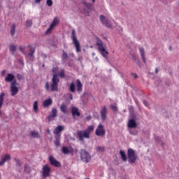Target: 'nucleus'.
<instances>
[{
    "label": "nucleus",
    "mask_w": 179,
    "mask_h": 179,
    "mask_svg": "<svg viewBox=\"0 0 179 179\" xmlns=\"http://www.w3.org/2000/svg\"><path fill=\"white\" fill-rule=\"evenodd\" d=\"M52 78L51 85V91L55 92L58 90V83H59V78H58V67L52 68Z\"/></svg>",
    "instance_id": "1"
},
{
    "label": "nucleus",
    "mask_w": 179,
    "mask_h": 179,
    "mask_svg": "<svg viewBox=\"0 0 179 179\" xmlns=\"http://www.w3.org/2000/svg\"><path fill=\"white\" fill-rule=\"evenodd\" d=\"M96 45L98 47V50L102 57H103V58H107V57H108V52L106 50V48H107L106 44H104L101 40L97 38Z\"/></svg>",
    "instance_id": "2"
},
{
    "label": "nucleus",
    "mask_w": 179,
    "mask_h": 179,
    "mask_svg": "<svg viewBox=\"0 0 179 179\" xmlns=\"http://www.w3.org/2000/svg\"><path fill=\"white\" fill-rule=\"evenodd\" d=\"M80 159L83 162H84V163H89V162L92 160V156L85 149L80 150Z\"/></svg>",
    "instance_id": "3"
},
{
    "label": "nucleus",
    "mask_w": 179,
    "mask_h": 179,
    "mask_svg": "<svg viewBox=\"0 0 179 179\" xmlns=\"http://www.w3.org/2000/svg\"><path fill=\"white\" fill-rule=\"evenodd\" d=\"M19 93V84L16 80H14L10 85V96H16Z\"/></svg>",
    "instance_id": "4"
},
{
    "label": "nucleus",
    "mask_w": 179,
    "mask_h": 179,
    "mask_svg": "<svg viewBox=\"0 0 179 179\" xmlns=\"http://www.w3.org/2000/svg\"><path fill=\"white\" fill-rule=\"evenodd\" d=\"M77 136L80 142H85V139H90V136L85 130H80L77 132Z\"/></svg>",
    "instance_id": "5"
},
{
    "label": "nucleus",
    "mask_w": 179,
    "mask_h": 179,
    "mask_svg": "<svg viewBox=\"0 0 179 179\" xmlns=\"http://www.w3.org/2000/svg\"><path fill=\"white\" fill-rule=\"evenodd\" d=\"M127 157L129 163L131 164L135 163V162H136V159H138V156H136V155L135 154V151L131 148H129L127 150Z\"/></svg>",
    "instance_id": "6"
},
{
    "label": "nucleus",
    "mask_w": 179,
    "mask_h": 179,
    "mask_svg": "<svg viewBox=\"0 0 179 179\" xmlns=\"http://www.w3.org/2000/svg\"><path fill=\"white\" fill-rule=\"evenodd\" d=\"M71 38L73 43L74 44V47L76 48L77 52H80V43L78 41V38H76V35H75V31H72Z\"/></svg>",
    "instance_id": "7"
},
{
    "label": "nucleus",
    "mask_w": 179,
    "mask_h": 179,
    "mask_svg": "<svg viewBox=\"0 0 179 179\" xmlns=\"http://www.w3.org/2000/svg\"><path fill=\"white\" fill-rule=\"evenodd\" d=\"M95 135H96V136H101V138L106 136V130L104 129V126H103V124H99L98 125L95 131Z\"/></svg>",
    "instance_id": "8"
},
{
    "label": "nucleus",
    "mask_w": 179,
    "mask_h": 179,
    "mask_svg": "<svg viewBox=\"0 0 179 179\" xmlns=\"http://www.w3.org/2000/svg\"><path fill=\"white\" fill-rule=\"evenodd\" d=\"M59 23V18L57 17H55L51 24L50 25L49 28L47 29L46 34H48V33H51V31H52V30L54 29V27H55V26H57Z\"/></svg>",
    "instance_id": "9"
},
{
    "label": "nucleus",
    "mask_w": 179,
    "mask_h": 179,
    "mask_svg": "<svg viewBox=\"0 0 179 179\" xmlns=\"http://www.w3.org/2000/svg\"><path fill=\"white\" fill-rule=\"evenodd\" d=\"M100 20H101V23H102V24H105L106 27H108L110 29L113 27V25L111 24V23H110L108 20H107V18H106L104 15H100Z\"/></svg>",
    "instance_id": "10"
},
{
    "label": "nucleus",
    "mask_w": 179,
    "mask_h": 179,
    "mask_svg": "<svg viewBox=\"0 0 179 179\" xmlns=\"http://www.w3.org/2000/svg\"><path fill=\"white\" fill-rule=\"evenodd\" d=\"M127 127H128V129H130V128H136V127H138L136 120H135V119H130L128 121Z\"/></svg>",
    "instance_id": "11"
},
{
    "label": "nucleus",
    "mask_w": 179,
    "mask_h": 179,
    "mask_svg": "<svg viewBox=\"0 0 179 179\" xmlns=\"http://www.w3.org/2000/svg\"><path fill=\"white\" fill-rule=\"evenodd\" d=\"M65 129V126L63 125H58L55 130L53 131V134L55 135H59L62 131Z\"/></svg>",
    "instance_id": "12"
},
{
    "label": "nucleus",
    "mask_w": 179,
    "mask_h": 179,
    "mask_svg": "<svg viewBox=\"0 0 179 179\" xmlns=\"http://www.w3.org/2000/svg\"><path fill=\"white\" fill-rule=\"evenodd\" d=\"M49 160L51 164H52V166H55V167H59L61 166V164L52 156L49 157Z\"/></svg>",
    "instance_id": "13"
},
{
    "label": "nucleus",
    "mask_w": 179,
    "mask_h": 179,
    "mask_svg": "<svg viewBox=\"0 0 179 179\" xmlns=\"http://www.w3.org/2000/svg\"><path fill=\"white\" fill-rule=\"evenodd\" d=\"M139 52H140L142 61L143 62L144 64H146V57L145 56V48L140 47Z\"/></svg>",
    "instance_id": "14"
},
{
    "label": "nucleus",
    "mask_w": 179,
    "mask_h": 179,
    "mask_svg": "<svg viewBox=\"0 0 179 179\" xmlns=\"http://www.w3.org/2000/svg\"><path fill=\"white\" fill-rule=\"evenodd\" d=\"M71 113L73 115V117L75 118V117H80V113L79 112V109L77 107H72L71 108Z\"/></svg>",
    "instance_id": "15"
},
{
    "label": "nucleus",
    "mask_w": 179,
    "mask_h": 179,
    "mask_svg": "<svg viewBox=\"0 0 179 179\" xmlns=\"http://www.w3.org/2000/svg\"><path fill=\"white\" fill-rule=\"evenodd\" d=\"M50 167L48 165L43 166L42 174L44 177H48L50 176Z\"/></svg>",
    "instance_id": "16"
},
{
    "label": "nucleus",
    "mask_w": 179,
    "mask_h": 179,
    "mask_svg": "<svg viewBox=\"0 0 179 179\" xmlns=\"http://www.w3.org/2000/svg\"><path fill=\"white\" fill-rule=\"evenodd\" d=\"M8 160H10V155H6L0 161V166H3Z\"/></svg>",
    "instance_id": "17"
},
{
    "label": "nucleus",
    "mask_w": 179,
    "mask_h": 179,
    "mask_svg": "<svg viewBox=\"0 0 179 179\" xmlns=\"http://www.w3.org/2000/svg\"><path fill=\"white\" fill-rule=\"evenodd\" d=\"M101 117L103 120H106L107 117V108L104 106L101 110Z\"/></svg>",
    "instance_id": "18"
},
{
    "label": "nucleus",
    "mask_w": 179,
    "mask_h": 179,
    "mask_svg": "<svg viewBox=\"0 0 179 179\" xmlns=\"http://www.w3.org/2000/svg\"><path fill=\"white\" fill-rule=\"evenodd\" d=\"M62 151L64 155H68V153H73V149L71 148L62 147Z\"/></svg>",
    "instance_id": "19"
},
{
    "label": "nucleus",
    "mask_w": 179,
    "mask_h": 179,
    "mask_svg": "<svg viewBox=\"0 0 179 179\" xmlns=\"http://www.w3.org/2000/svg\"><path fill=\"white\" fill-rule=\"evenodd\" d=\"M57 114H58V111L57 110V108H53L52 109L51 115H50L48 117L50 121H51V120H52V118H55V117H57Z\"/></svg>",
    "instance_id": "20"
},
{
    "label": "nucleus",
    "mask_w": 179,
    "mask_h": 179,
    "mask_svg": "<svg viewBox=\"0 0 179 179\" xmlns=\"http://www.w3.org/2000/svg\"><path fill=\"white\" fill-rule=\"evenodd\" d=\"M60 110L62 113H64V114H68V112L69 111L68 106L65 103H62L60 106Z\"/></svg>",
    "instance_id": "21"
},
{
    "label": "nucleus",
    "mask_w": 179,
    "mask_h": 179,
    "mask_svg": "<svg viewBox=\"0 0 179 179\" xmlns=\"http://www.w3.org/2000/svg\"><path fill=\"white\" fill-rule=\"evenodd\" d=\"M15 80V75L12 73H8L7 77L5 78L6 82H13Z\"/></svg>",
    "instance_id": "22"
},
{
    "label": "nucleus",
    "mask_w": 179,
    "mask_h": 179,
    "mask_svg": "<svg viewBox=\"0 0 179 179\" xmlns=\"http://www.w3.org/2000/svg\"><path fill=\"white\" fill-rule=\"evenodd\" d=\"M44 107H49V106H51L52 104V99L51 98H49L46 100H45L43 103Z\"/></svg>",
    "instance_id": "23"
},
{
    "label": "nucleus",
    "mask_w": 179,
    "mask_h": 179,
    "mask_svg": "<svg viewBox=\"0 0 179 179\" xmlns=\"http://www.w3.org/2000/svg\"><path fill=\"white\" fill-rule=\"evenodd\" d=\"M129 129V132L131 135H134V136H136V135H138V129H136V127H132Z\"/></svg>",
    "instance_id": "24"
},
{
    "label": "nucleus",
    "mask_w": 179,
    "mask_h": 179,
    "mask_svg": "<svg viewBox=\"0 0 179 179\" xmlns=\"http://www.w3.org/2000/svg\"><path fill=\"white\" fill-rule=\"evenodd\" d=\"M84 131L85 132H87L88 134V135H90V134L92 133L93 131H94V126L90 125L86 129H85Z\"/></svg>",
    "instance_id": "25"
},
{
    "label": "nucleus",
    "mask_w": 179,
    "mask_h": 179,
    "mask_svg": "<svg viewBox=\"0 0 179 179\" xmlns=\"http://www.w3.org/2000/svg\"><path fill=\"white\" fill-rule=\"evenodd\" d=\"M26 58H29V59H33L34 58V50L31 49L29 54L25 55Z\"/></svg>",
    "instance_id": "26"
},
{
    "label": "nucleus",
    "mask_w": 179,
    "mask_h": 179,
    "mask_svg": "<svg viewBox=\"0 0 179 179\" xmlns=\"http://www.w3.org/2000/svg\"><path fill=\"white\" fill-rule=\"evenodd\" d=\"M33 110L34 113H37L38 111V101H35L33 103Z\"/></svg>",
    "instance_id": "27"
},
{
    "label": "nucleus",
    "mask_w": 179,
    "mask_h": 179,
    "mask_svg": "<svg viewBox=\"0 0 179 179\" xmlns=\"http://www.w3.org/2000/svg\"><path fill=\"white\" fill-rule=\"evenodd\" d=\"M120 155L121 158L123 160V162H126L127 161V155L125 154V152H124L123 150H120Z\"/></svg>",
    "instance_id": "28"
},
{
    "label": "nucleus",
    "mask_w": 179,
    "mask_h": 179,
    "mask_svg": "<svg viewBox=\"0 0 179 179\" xmlns=\"http://www.w3.org/2000/svg\"><path fill=\"white\" fill-rule=\"evenodd\" d=\"M30 136H31V138H39L40 137V134H38V132H37V131H31Z\"/></svg>",
    "instance_id": "29"
},
{
    "label": "nucleus",
    "mask_w": 179,
    "mask_h": 179,
    "mask_svg": "<svg viewBox=\"0 0 179 179\" xmlns=\"http://www.w3.org/2000/svg\"><path fill=\"white\" fill-rule=\"evenodd\" d=\"M3 97H5V93L1 92L0 94V108L2 107V104H3Z\"/></svg>",
    "instance_id": "30"
},
{
    "label": "nucleus",
    "mask_w": 179,
    "mask_h": 179,
    "mask_svg": "<svg viewBox=\"0 0 179 179\" xmlns=\"http://www.w3.org/2000/svg\"><path fill=\"white\" fill-rule=\"evenodd\" d=\"M77 90L78 92H82V83H80V80H77Z\"/></svg>",
    "instance_id": "31"
},
{
    "label": "nucleus",
    "mask_w": 179,
    "mask_h": 179,
    "mask_svg": "<svg viewBox=\"0 0 179 179\" xmlns=\"http://www.w3.org/2000/svg\"><path fill=\"white\" fill-rule=\"evenodd\" d=\"M16 30V25L13 24L10 29V34L11 36H15V31Z\"/></svg>",
    "instance_id": "32"
},
{
    "label": "nucleus",
    "mask_w": 179,
    "mask_h": 179,
    "mask_svg": "<svg viewBox=\"0 0 179 179\" xmlns=\"http://www.w3.org/2000/svg\"><path fill=\"white\" fill-rule=\"evenodd\" d=\"M17 49V46L15 45H10V51H11V52H15V51H16Z\"/></svg>",
    "instance_id": "33"
},
{
    "label": "nucleus",
    "mask_w": 179,
    "mask_h": 179,
    "mask_svg": "<svg viewBox=\"0 0 179 179\" xmlns=\"http://www.w3.org/2000/svg\"><path fill=\"white\" fill-rule=\"evenodd\" d=\"M83 5H85V6H86V8H87L88 9H90V8H92V6H93V5L90 3H87L86 1L83 2Z\"/></svg>",
    "instance_id": "34"
},
{
    "label": "nucleus",
    "mask_w": 179,
    "mask_h": 179,
    "mask_svg": "<svg viewBox=\"0 0 179 179\" xmlns=\"http://www.w3.org/2000/svg\"><path fill=\"white\" fill-rule=\"evenodd\" d=\"M31 24H33V22L30 20H27L26 21V26L27 27H31Z\"/></svg>",
    "instance_id": "35"
},
{
    "label": "nucleus",
    "mask_w": 179,
    "mask_h": 179,
    "mask_svg": "<svg viewBox=\"0 0 179 179\" xmlns=\"http://www.w3.org/2000/svg\"><path fill=\"white\" fill-rule=\"evenodd\" d=\"M96 152H98V153H101V152H104V148L98 146L96 148Z\"/></svg>",
    "instance_id": "36"
},
{
    "label": "nucleus",
    "mask_w": 179,
    "mask_h": 179,
    "mask_svg": "<svg viewBox=\"0 0 179 179\" xmlns=\"http://www.w3.org/2000/svg\"><path fill=\"white\" fill-rule=\"evenodd\" d=\"M25 50H26V48H24V47H23V46H20V51L21 52H22V54H24V55H26V51H25Z\"/></svg>",
    "instance_id": "37"
},
{
    "label": "nucleus",
    "mask_w": 179,
    "mask_h": 179,
    "mask_svg": "<svg viewBox=\"0 0 179 179\" xmlns=\"http://www.w3.org/2000/svg\"><path fill=\"white\" fill-rule=\"evenodd\" d=\"M70 90L71 92H72L73 93V92H75V84L73 83H72L70 85Z\"/></svg>",
    "instance_id": "38"
},
{
    "label": "nucleus",
    "mask_w": 179,
    "mask_h": 179,
    "mask_svg": "<svg viewBox=\"0 0 179 179\" xmlns=\"http://www.w3.org/2000/svg\"><path fill=\"white\" fill-rule=\"evenodd\" d=\"M55 146H59V137H56V140L55 141Z\"/></svg>",
    "instance_id": "39"
},
{
    "label": "nucleus",
    "mask_w": 179,
    "mask_h": 179,
    "mask_svg": "<svg viewBox=\"0 0 179 179\" xmlns=\"http://www.w3.org/2000/svg\"><path fill=\"white\" fill-rule=\"evenodd\" d=\"M60 78H65V71L61 70L59 73Z\"/></svg>",
    "instance_id": "40"
},
{
    "label": "nucleus",
    "mask_w": 179,
    "mask_h": 179,
    "mask_svg": "<svg viewBox=\"0 0 179 179\" xmlns=\"http://www.w3.org/2000/svg\"><path fill=\"white\" fill-rule=\"evenodd\" d=\"M46 5H48V6H52V0H47Z\"/></svg>",
    "instance_id": "41"
},
{
    "label": "nucleus",
    "mask_w": 179,
    "mask_h": 179,
    "mask_svg": "<svg viewBox=\"0 0 179 179\" xmlns=\"http://www.w3.org/2000/svg\"><path fill=\"white\" fill-rule=\"evenodd\" d=\"M24 171H26V173H29L30 170V167L29 166V165H24Z\"/></svg>",
    "instance_id": "42"
},
{
    "label": "nucleus",
    "mask_w": 179,
    "mask_h": 179,
    "mask_svg": "<svg viewBox=\"0 0 179 179\" xmlns=\"http://www.w3.org/2000/svg\"><path fill=\"white\" fill-rule=\"evenodd\" d=\"M62 57L64 59H68V53H66L65 51H63Z\"/></svg>",
    "instance_id": "43"
},
{
    "label": "nucleus",
    "mask_w": 179,
    "mask_h": 179,
    "mask_svg": "<svg viewBox=\"0 0 179 179\" xmlns=\"http://www.w3.org/2000/svg\"><path fill=\"white\" fill-rule=\"evenodd\" d=\"M15 163L16 165L18 166V167H20V166H22V162H20V160L15 159Z\"/></svg>",
    "instance_id": "44"
},
{
    "label": "nucleus",
    "mask_w": 179,
    "mask_h": 179,
    "mask_svg": "<svg viewBox=\"0 0 179 179\" xmlns=\"http://www.w3.org/2000/svg\"><path fill=\"white\" fill-rule=\"evenodd\" d=\"M45 87L48 92H50V84L48 83H45Z\"/></svg>",
    "instance_id": "45"
},
{
    "label": "nucleus",
    "mask_w": 179,
    "mask_h": 179,
    "mask_svg": "<svg viewBox=\"0 0 179 179\" xmlns=\"http://www.w3.org/2000/svg\"><path fill=\"white\" fill-rule=\"evenodd\" d=\"M110 108H111L113 111H117V106H116V105H111V106H110Z\"/></svg>",
    "instance_id": "46"
},
{
    "label": "nucleus",
    "mask_w": 179,
    "mask_h": 179,
    "mask_svg": "<svg viewBox=\"0 0 179 179\" xmlns=\"http://www.w3.org/2000/svg\"><path fill=\"white\" fill-rule=\"evenodd\" d=\"M5 73H6V71L3 70L1 71V76H5Z\"/></svg>",
    "instance_id": "47"
},
{
    "label": "nucleus",
    "mask_w": 179,
    "mask_h": 179,
    "mask_svg": "<svg viewBox=\"0 0 179 179\" xmlns=\"http://www.w3.org/2000/svg\"><path fill=\"white\" fill-rule=\"evenodd\" d=\"M69 96L70 100H73V96H72V94H69Z\"/></svg>",
    "instance_id": "48"
},
{
    "label": "nucleus",
    "mask_w": 179,
    "mask_h": 179,
    "mask_svg": "<svg viewBox=\"0 0 179 179\" xmlns=\"http://www.w3.org/2000/svg\"><path fill=\"white\" fill-rule=\"evenodd\" d=\"M133 78H134V79H136V78H138V75H136V73H133Z\"/></svg>",
    "instance_id": "49"
},
{
    "label": "nucleus",
    "mask_w": 179,
    "mask_h": 179,
    "mask_svg": "<svg viewBox=\"0 0 179 179\" xmlns=\"http://www.w3.org/2000/svg\"><path fill=\"white\" fill-rule=\"evenodd\" d=\"M19 62H20V64L23 66L24 65V62H23V60L20 59Z\"/></svg>",
    "instance_id": "50"
},
{
    "label": "nucleus",
    "mask_w": 179,
    "mask_h": 179,
    "mask_svg": "<svg viewBox=\"0 0 179 179\" xmlns=\"http://www.w3.org/2000/svg\"><path fill=\"white\" fill-rule=\"evenodd\" d=\"M143 104H144L146 107H148V101H143Z\"/></svg>",
    "instance_id": "51"
},
{
    "label": "nucleus",
    "mask_w": 179,
    "mask_h": 179,
    "mask_svg": "<svg viewBox=\"0 0 179 179\" xmlns=\"http://www.w3.org/2000/svg\"><path fill=\"white\" fill-rule=\"evenodd\" d=\"M43 0H35L36 3H40V2Z\"/></svg>",
    "instance_id": "52"
},
{
    "label": "nucleus",
    "mask_w": 179,
    "mask_h": 179,
    "mask_svg": "<svg viewBox=\"0 0 179 179\" xmlns=\"http://www.w3.org/2000/svg\"><path fill=\"white\" fill-rule=\"evenodd\" d=\"M95 61H96V62H99V59H98V57H96V58H95Z\"/></svg>",
    "instance_id": "53"
},
{
    "label": "nucleus",
    "mask_w": 179,
    "mask_h": 179,
    "mask_svg": "<svg viewBox=\"0 0 179 179\" xmlns=\"http://www.w3.org/2000/svg\"><path fill=\"white\" fill-rule=\"evenodd\" d=\"M155 72H156L157 73H159V69H155Z\"/></svg>",
    "instance_id": "54"
},
{
    "label": "nucleus",
    "mask_w": 179,
    "mask_h": 179,
    "mask_svg": "<svg viewBox=\"0 0 179 179\" xmlns=\"http://www.w3.org/2000/svg\"><path fill=\"white\" fill-rule=\"evenodd\" d=\"M96 56V53L95 52H92V57Z\"/></svg>",
    "instance_id": "55"
},
{
    "label": "nucleus",
    "mask_w": 179,
    "mask_h": 179,
    "mask_svg": "<svg viewBox=\"0 0 179 179\" xmlns=\"http://www.w3.org/2000/svg\"><path fill=\"white\" fill-rule=\"evenodd\" d=\"M93 3H94V2H96V0H92Z\"/></svg>",
    "instance_id": "56"
},
{
    "label": "nucleus",
    "mask_w": 179,
    "mask_h": 179,
    "mask_svg": "<svg viewBox=\"0 0 179 179\" xmlns=\"http://www.w3.org/2000/svg\"><path fill=\"white\" fill-rule=\"evenodd\" d=\"M0 115H2V111L0 110Z\"/></svg>",
    "instance_id": "57"
},
{
    "label": "nucleus",
    "mask_w": 179,
    "mask_h": 179,
    "mask_svg": "<svg viewBox=\"0 0 179 179\" xmlns=\"http://www.w3.org/2000/svg\"><path fill=\"white\" fill-rule=\"evenodd\" d=\"M71 55L72 57H73V53H71Z\"/></svg>",
    "instance_id": "58"
},
{
    "label": "nucleus",
    "mask_w": 179,
    "mask_h": 179,
    "mask_svg": "<svg viewBox=\"0 0 179 179\" xmlns=\"http://www.w3.org/2000/svg\"><path fill=\"white\" fill-rule=\"evenodd\" d=\"M48 134H50V130H48Z\"/></svg>",
    "instance_id": "59"
},
{
    "label": "nucleus",
    "mask_w": 179,
    "mask_h": 179,
    "mask_svg": "<svg viewBox=\"0 0 179 179\" xmlns=\"http://www.w3.org/2000/svg\"><path fill=\"white\" fill-rule=\"evenodd\" d=\"M43 67L44 68V64H43Z\"/></svg>",
    "instance_id": "60"
},
{
    "label": "nucleus",
    "mask_w": 179,
    "mask_h": 179,
    "mask_svg": "<svg viewBox=\"0 0 179 179\" xmlns=\"http://www.w3.org/2000/svg\"><path fill=\"white\" fill-rule=\"evenodd\" d=\"M87 179H90V178H87Z\"/></svg>",
    "instance_id": "61"
},
{
    "label": "nucleus",
    "mask_w": 179,
    "mask_h": 179,
    "mask_svg": "<svg viewBox=\"0 0 179 179\" xmlns=\"http://www.w3.org/2000/svg\"><path fill=\"white\" fill-rule=\"evenodd\" d=\"M69 179H71V178H69Z\"/></svg>",
    "instance_id": "62"
}]
</instances>
